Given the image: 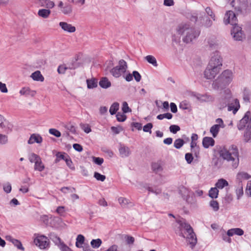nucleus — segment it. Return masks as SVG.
Wrapping results in <instances>:
<instances>
[{
  "label": "nucleus",
  "instance_id": "nucleus-10",
  "mask_svg": "<svg viewBox=\"0 0 251 251\" xmlns=\"http://www.w3.org/2000/svg\"><path fill=\"white\" fill-rule=\"evenodd\" d=\"M237 21L235 14L233 11H228L226 13L224 20L226 25L229 24L234 26L237 25Z\"/></svg>",
  "mask_w": 251,
  "mask_h": 251
},
{
  "label": "nucleus",
  "instance_id": "nucleus-25",
  "mask_svg": "<svg viewBox=\"0 0 251 251\" xmlns=\"http://www.w3.org/2000/svg\"><path fill=\"white\" fill-rule=\"evenodd\" d=\"M50 13L51 11L48 8L39 9L38 12V16L45 19L48 18Z\"/></svg>",
  "mask_w": 251,
  "mask_h": 251
},
{
  "label": "nucleus",
  "instance_id": "nucleus-37",
  "mask_svg": "<svg viewBox=\"0 0 251 251\" xmlns=\"http://www.w3.org/2000/svg\"><path fill=\"white\" fill-rule=\"evenodd\" d=\"M251 94V92L248 89H245L244 90L243 98L244 102L246 103L250 102Z\"/></svg>",
  "mask_w": 251,
  "mask_h": 251
},
{
  "label": "nucleus",
  "instance_id": "nucleus-58",
  "mask_svg": "<svg viewBox=\"0 0 251 251\" xmlns=\"http://www.w3.org/2000/svg\"><path fill=\"white\" fill-rule=\"evenodd\" d=\"M122 110L124 113H126L131 111V110L128 106L127 103L126 101H124L123 103Z\"/></svg>",
  "mask_w": 251,
  "mask_h": 251
},
{
  "label": "nucleus",
  "instance_id": "nucleus-11",
  "mask_svg": "<svg viewBox=\"0 0 251 251\" xmlns=\"http://www.w3.org/2000/svg\"><path fill=\"white\" fill-rule=\"evenodd\" d=\"M35 244L41 249H46L49 246V242L47 238L45 236L37 237L34 240Z\"/></svg>",
  "mask_w": 251,
  "mask_h": 251
},
{
  "label": "nucleus",
  "instance_id": "nucleus-3",
  "mask_svg": "<svg viewBox=\"0 0 251 251\" xmlns=\"http://www.w3.org/2000/svg\"><path fill=\"white\" fill-rule=\"evenodd\" d=\"M246 127L244 133V140L248 142L251 139V111H247L244 117L238 124L237 128L239 130H243Z\"/></svg>",
  "mask_w": 251,
  "mask_h": 251
},
{
  "label": "nucleus",
  "instance_id": "nucleus-57",
  "mask_svg": "<svg viewBox=\"0 0 251 251\" xmlns=\"http://www.w3.org/2000/svg\"><path fill=\"white\" fill-rule=\"evenodd\" d=\"M65 162L66 163V164L72 170H75V167L73 165V162L71 160V159H70V158L67 156V158L66 159H65Z\"/></svg>",
  "mask_w": 251,
  "mask_h": 251
},
{
  "label": "nucleus",
  "instance_id": "nucleus-26",
  "mask_svg": "<svg viewBox=\"0 0 251 251\" xmlns=\"http://www.w3.org/2000/svg\"><path fill=\"white\" fill-rule=\"evenodd\" d=\"M228 185V182L223 178H221L218 180L217 182L216 183L215 186L217 189H222L224 188L225 186H227Z\"/></svg>",
  "mask_w": 251,
  "mask_h": 251
},
{
  "label": "nucleus",
  "instance_id": "nucleus-61",
  "mask_svg": "<svg viewBox=\"0 0 251 251\" xmlns=\"http://www.w3.org/2000/svg\"><path fill=\"white\" fill-rule=\"evenodd\" d=\"M147 190L150 192L158 195L161 193V190L160 189H153L151 187H148Z\"/></svg>",
  "mask_w": 251,
  "mask_h": 251
},
{
  "label": "nucleus",
  "instance_id": "nucleus-42",
  "mask_svg": "<svg viewBox=\"0 0 251 251\" xmlns=\"http://www.w3.org/2000/svg\"><path fill=\"white\" fill-rule=\"evenodd\" d=\"M210 206L213 208V210L217 211L219 209V203L216 201L212 200L209 203Z\"/></svg>",
  "mask_w": 251,
  "mask_h": 251
},
{
  "label": "nucleus",
  "instance_id": "nucleus-1",
  "mask_svg": "<svg viewBox=\"0 0 251 251\" xmlns=\"http://www.w3.org/2000/svg\"><path fill=\"white\" fill-rule=\"evenodd\" d=\"M219 154L224 160L226 161L233 168H237L239 163V151L235 145H232L229 148H223L219 151Z\"/></svg>",
  "mask_w": 251,
  "mask_h": 251
},
{
  "label": "nucleus",
  "instance_id": "nucleus-16",
  "mask_svg": "<svg viewBox=\"0 0 251 251\" xmlns=\"http://www.w3.org/2000/svg\"><path fill=\"white\" fill-rule=\"evenodd\" d=\"M151 170L156 174H159L163 170V164L161 161L152 162L151 164Z\"/></svg>",
  "mask_w": 251,
  "mask_h": 251
},
{
  "label": "nucleus",
  "instance_id": "nucleus-49",
  "mask_svg": "<svg viewBox=\"0 0 251 251\" xmlns=\"http://www.w3.org/2000/svg\"><path fill=\"white\" fill-rule=\"evenodd\" d=\"M80 126L82 129L87 133H88L91 131V129L90 126L87 124H80Z\"/></svg>",
  "mask_w": 251,
  "mask_h": 251
},
{
  "label": "nucleus",
  "instance_id": "nucleus-43",
  "mask_svg": "<svg viewBox=\"0 0 251 251\" xmlns=\"http://www.w3.org/2000/svg\"><path fill=\"white\" fill-rule=\"evenodd\" d=\"M118 201L122 207H126L129 203L128 200L123 197L119 198L118 199Z\"/></svg>",
  "mask_w": 251,
  "mask_h": 251
},
{
  "label": "nucleus",
  "instance_id": "nucleus-47",
  "mask_svg": "<svg viewBox=\"0 0 251 251\" xmlns=\"http://www.w3.org/2000/svg\"><path fill=\"white\" fill-rule=\"evenodd\" d=\"M3 189L5 193H9L11 191V184L9 182L3 184Z\"/></svg>",
  "mask_w": 251,
  "mask_h": 251
},
{
  "label": "nucleus",
  "instance_id": "nucleus-8",
  "mask_svg": "<svg viewBox=\"0 0 251 251\" xmlns=\"http://www.w3.org/2000/svg\"><path fill=\"white\" fill-rule=\"evenodd\" d=\"M208 65H211L212 67H217V68L221 69L222 58L218 51L213 52Z\"/></svg>",
  "mask_w": 251,
  "mask_h": 251
},
{
  "label": "nucleus",
  "instance_id": "nucleus-32",
  "mask_svg": "<svg viewBox=\"0 0 251 251\" xmlns=\"http://www.w3.org/2000/svg\"><path fill=\"white\" fill-rule=\"evenodd\" d=\"M87 84L89 89H93L97 86L98 81L96 79H87Z\"/></svg>",
  "mask_w": 251,
  "mask_h": 251
},
{
  "label": "nucleus",
  "instance_id": "nucleus-17",
  "mask_svg": "<svg viewBox=\"0 0 251 251\" xmlns=\"http://www.w3.org/2000/svg\"><path fill=\"white\" fill-rule=\"evenodd\" d=\"M119 151L120 155L122 157H126L131 153L129 148L128 147L122 145H120L119 148Z\"/></svg>",
  "mask_w": 251,
  "mask_h": 251
},
{
  "label": "nucleus",
  "instance_id": "nucleus-44",
  "mask_svg": "<svg viewBox=\"0 0 251 251\" xmlns=\"http://www.w3.org/2000/svg\"><path fill=\"white\" fill-rule=\"evenodd\" d=\"M94 177L97 180L101 181H104L105 179V176L104 175H101L98 172H95Z\"/></svg>",
  "mask_w": 251,
  "mask_h": 251
},
{
  "label": "nucleus",
  "instance_id": "nucleus-59",
  "mask_svg": "<svg viewBox=\"0 0 251 251\" xmlns=\"http://www.w3.org/2000/svg\"><path fill=\"white\" fill-rule=\"evenodd\" d=\"M185 158L187 161V162L189 164H190L193 160V157L192 156V154L191 153H187L185 154Z\"/></svg>",
  "mask_w": 251,
  "mask_h": 251
},
{
  "label": "nucleus",
  "instance_id": "nucleus-6",
  "mask_svg": "<svg viewBox=\"0 0 251 251\" xmlns=\"http://www.w3.org/2000/svg\"><path fill=\"white\" fill-rule=\"evenodd\" d=\"M127 68L126 62L123 59L119 61L118 65L110 70L111 74L115 77L118 78L124 74Z\"/></svg>",
  "mask_w": 251,
  "mask_h": 251
},
{
  "label": "nucleus",
  "instance_id": "nucleus-55",
  "mask_svg": "<svg viewBox=\"0 0 251 251\" xmlns=\"http://www.w3.org/2000/svg\"><path fill=\"white\" fill-rule=\"evenodd\" d=\"M65 153H62L61 152H58L57 153L56 156V162H58L59 161L60 159H63L65 160V159L67 158L68 155H65Z\"/></svg>",
  "mask_w": 251,
  "mask_h": 251
},
{
  "label": "nucleus",
  "instance_id": "nucleus-29",
  "mask_svg": "<svg viewBox=\"0 0 251 251\" xmlns=\"http://www.w3.org/2000/svg\"><path fill=\"white\" fill-rule=\"evenodd\" d=\"M221 128V127L216 125H214L211 127L210 129V132L212 134L214 138H215L217 136Z\"/></svg>",
  "mask_w": 251,
  "mask_h": 251
},
{
  "label": "nucleus",
  "instance_id": "nucleus-24",
  "mask_svg": "<svg viewBox=\"0 0 251 251\" xmlns=\"http://www.w3.org/2000/svg\"><path fill=\"white\" fill-rule=\"evenodd\" d=\"M100 86L102 88L106 89L111 86V82L106 77H102L100 82Z\"/></svg>",
  "mask_w": 251,
  "mask_h": 251
},
{
  "label": "nucleus",
  "instance_id": "nucleus-46",
  "mask_svg": "<svg viewBox=\"0 0 251 251\" xmlns=\"http://www.w3.org/2000/svg\"><path fill=\"white\" fill-rule=\"evenodd\" d=\"M179 107L183 110L189 109L190 108L189 103L186 101H183L179 104Z\"/></svg>",
  "mask_w": 251,
  "mask_h": 251
},
{
  "label": "nucleus",
  "instance_id": "nucleus-27",
  "mask_svg": "<svg viewBox=\"0 0 251 251\" xmlns=\"http://www.w3.org/2000/svg\"><path fill=\"white\" fill-rule=\"evenodd\" d=\"M31 77L33 80L36 81H43L44 80V77L39 71H36L33 73L31 75Z\"/></svg>",
  "mask_w": 251,
  "mask_h": 251
},
{
  "label": "nucleus",
  "instance_id": "nucleus-23",
  "mask_svg": "<svg viewBox=\"0 0 251 251\" xmlns=\"http://www.w3.org/2000/svg\"><path fill=\"white\" fill-rule=\"evenodd\" d=\"M20 94L25 97H33L36 94V92L30 90L28 87H24L20 91Z\"/></svg>",
  "mask_w": 251,
  "mask_h": 251
},
{
  "label": "nucleus",
  "instance_id": "nucleus-34",
  "mask_svg": "<svg viewBox=\"0 0 251 251\" xmlns=\"http://www.w3.org/2000/svg\"><path fill=\"white\" fill-rule=\"evenodd\" d=\"M61 12L65 15L70 14L72 12V6L69 4H65L61 9Z\"/></svg>",
  "mask_w": 251,
  "mask_h": 251
},
{
  "label": "nucleus",
  "instance_id": "nucleus-30",
  "mask_svg": "<svg viewBox=\"0 0 251 251\" xmlns=\"http://www.w3.org/2000/svg\"><path fill=\"white\" fill-rule=\"evenodd\" d=\"M45 169V166L43 164L41 158L38 159V160L35 162L34 165V170L36 171H38L39 172H42Z\"/></svg>",
  "mask_w": 251,
  "mask_h": 251
},
{
  "label": "nucleus",
  "instance_id": "nucleus-22",
  "mask_svg": "<svg viewBox=\"0 0 251 251\" xmlns=\"http://www.w3.org/2000/svg\"><path fill=\"white\" fill-rule=\"evenodd\" d=\"M38 1L41 6L48 9H51L55 6L54 2L50 0H38Z\"/></svg>",
  "mask_w": 251,
  "mask_h": 251
},
{
  "label": "nucleus",
  "instance_id": "nucleus-39",
  "mask_svg": "<svg viewBox=\"0 0 251 251\" xmlns=\"http://www.w3.org/2000/svg\"><path fill=\"white\" fill-rule=\"evenodd\" d=\"M251 177V176L246 172H240L237 174V178L239 179H249Z\"/></svg>",
  "mask_w": 251,
  "mask_h": 251
},
{
  "label": "nucleus",
  "instance_id": "nucleus-9",
  "mask_svg": "<svg viewBox=\"0 0 251 251\" xmlns=\"http://www.w3.org/2000/svg\"><path fill=\"white\" fill-rule=\"evenodd\" d=\"M221 70L217 68V67H212L211 65H207L204 72V77L209 79L214 78Z\"/></svg>",
  "mask_w": 251,
  "mask_h": 251
},
{
  "label": "nucleus",
  "instance_id": "nucleus-13",
  "mask_svg": "<svg viewBox=\"0 0 251 251\" xmlns=\"http://www.w3.org/2000/svg\"><path fill=\"white\" fill-rule=\"evenodd\" d=\"M231 34L233 35L234 39L237 41L242 40L244 36L241 27L237 25L233 26L231 30Z\"/></svg>",
  "mask_w": 251,
  "mask_h": 251
},
{
  "label": "nucleus",
  "instance_id": "nucleus-21",
  "mask_svg": "<svg viewBox=\"0 0 251 251\" xmlns=\"http://www.w3.org/2000/svg\"><path fill=\"white\" fill-rule=\"evenodd\" d=\"M244 230L240 228H233L227 230V235L228 236H232L234 235L241 236L244 234Z\"/></svg>",
  "mask_w": 251,
  "mask_h": 251
},
{
  "label": "nucleus",
  "instance_id": "nucleus-56",
  "mask_svg": "<svg viewBox=\"0 0 251 251\" xmlns=\"http://www.w3.org/2000/svg\"><path fill=\"white\" fill-rule=\"evenodd\" d=\"M205 12L208 15H209L211 18L213 19V21L215 20V16L214 14L213 13L211 8L209 7H207L205 9Z\"/></svg>",
  "mask_w": 251,
  "mask_h": 251
},
{
  "label": "nucleus",
  "instance_id": "nucleus-63",
  "mask_svg": "<svg viewBox=\"0 0 251 251\" xmlns=\"http://www.w3.org/2000/svg\"><path fill=\"white\" fill-rule=\"evenodd\" d=\"M236 195L237 196V199H239L240 198L243 194V190L242 186H239V187L236 190Z\"/></svg>",
  "mask_w": 251,
  "mask_h": 251
},
{
  "label": "nucleus",
  "instance_id": "nucleus-41",
  "mask_svg": "<svg viewBox=\"0 0 251 251\" xmlns=\"http://www.w3.org/2000/svg\"><path fill=\"white\" fill-rule=\"evenodd\" d=\"M65 127L72 133H75L76 132L75 127L73 124L71 123H69L66 125Z\"/></svg>",
  "mask_w": 251,
  "mask_h": 251
},
{
  "label": "nucleus",
  "instance_id": "nucleus-60",
  "mask_svg": "<svg viewBox=\"0 0 251 251\" xmlns=\"http://www.w3.org/2000/svg\"><path fill=\"white\" fill-rule=\"evenodd\" d=\"M56 211L60 216H63L65 212V207L63 206H58L57 208Z\"/></svg>",
  "mask_w": 251,
  "mask_h": 251
},
{
  "label": "nucleus",
  "instance_id": "nucleus-48",
  "mask_svg": "<svg viewBox=\"0 0 251 251\" xmlns=\"http://www.w3.org/2000/svg\"><path fill=\"white\" fill-rule=\"evenodd\" d=\"M38 159H40V157L35 153H32L29 157V160L31 163L34 162L35 163L38 160Z\"/></svg>",
  "mask_w": 251,
  "mask_h": 251
},
{
  "label": "nucleus",
  "instance_id": "nucleus-36",
  "mask_svg": "<svg viewBox=\"0 0 251 251\" xmlns=\"http://www.w3.org/2000/svg\"><path fill=\"white\" fill-rule=\"evenodd\" d=\"M219 190L217 188H211L209 191V196L212 199L217 198L218 197Z\"/></svg>",
  "mask_w": 251,
  "mask_h": 251
},
{
  "label": "nucleus",
  "instance_id": "nucleus-50",
  "mask_svg": "<svg viewBox=\"0 0 251 251\" xmlns=\"http://www.w3.org/2000/svg\"><path fill=\"white\" fill-rule=\"evenodd\" d=\"M153 127V125L151 123H148L143 127V131L146 132L151 133V128Z\"/></svg>",
  "mask_w": 251,
  "mask_h": 251
},
{
  "label": "nucleus",
  "instance_id": "nucleus-54",
  "mask_svg": "<svg viewBox=\"0 0 251 251\" xmlns=\"http://www.w3.org/2000/svg\"><path fill=\"white\" fill-rule=\"evenodd\" d=\"M133 77L137 82H139L141 79V75L138 72L134 71L132 73Z\"/></svg>",
  "mask_w": 251,
  "mask_h": 251
},
{
  "label": "nucleus",
  "instance_id": "nucleus-4",
  "mask_svg": "<svg viewBox=\"0 0 251 251\" xmlns=\"http://www.w3.org/2000/svg\"><path fill=\"white\" fill-rule=\"evenodd\" d=\"M233 78V74L231 71L229 70H225L214 81L213 86L216 89H223L229 85Z\"/></svg>",
  "mask_w": 251,
  "mask_h": 251
},
{
  "label": "nucleus",
  "instance_id": "nucleus-45",
  "mask_svg": "<svg viewBox=\"0 0 251 251\" xmlns=\"http://www.w3.org/2000/svg\"><path fill=\"white\" fill-rule=\"evenodd\" d=\"M13 244L16 246L18 249L21 250L23 251H24L25 249L23 247V245L21 242L18 240L15 239L13 240Z\"/></svg>",
  "mask_w": 251,
  "mask_h": 251
},
{
  "label": "nucleus",
  "instance_id": "nucleus-14",
  "mask_svg": "<svg viewBox=\"0 0 251 251\" xmlns=\"http://www.w3.org/2000/svg\"><path fill=\"white\" fill-rule=\"evenodd\" d=\"M240 108V104L237 99H233L231 102L227 105V110L228 111H232L234 114H236Z\"/></svg>",
  "mask_w": 251,
  "mask_h": 251
},
{
  "label": "nucleus",
  "instance_id": "nucleus-31",
  "mask_svg": "<svg viewBox=\"0 0 251 251\" xmlns=\"http://www.w3.org/2000/svg\"><path fill=\"white\" fill-rule=\"evenodd\" d=\"M84 237L82 235L79 234L77 235L75 242L76 247L77 248H81L82 245L84 243Z\"/></svg>",
  "mask_w": 251,
  "mask_h": 251
},
{
  "label": "nucleus",
  "instance_id": "nucleus-51",
  "mask_svg": "<svg viewBox=\"0 0 251 251\" xmlns=\"http://www.w3.org/2000/svg\"><path fill=\"white\" fill-rule=\"evenodd\" d=\"M169 129L170 131L174 134H176L177 131L180 130V127L177 125H171Z\"/></svg>",
  "mask_w": 251,
  "mask_h": 251
},
{
  "label": "nucleus",
  "instance_id": "nucleus-2",
  "mask_svg": "<svg viewBox=\"0 0 251 251\" xmlns=\"http://www.w3.org/2000/svg\"><path fill=\"white\" fill-rule=\"evenodd\" d=\"M178 34L182 36V41L185 43L192 42L198 37L200 31L196 29L189 23H181L177 28Z\"/></svg>",
  "mask_w": 251,
  "mask_h": 251
},
{
  "label": "nucleus",
  "instance_id": "nucleus-35",
  "mask_svg": "<svg viewBox=\"0 0 251 251\" xmlns=\"http://www.w3.org/2000/svg\"><path fill=\"white\" fill-rule=\"evenodd\" d=\"M119 108V104L118 102L113 103L110 106L109 112L111 115H114Z\"/></svg>",
  "mask_w": 251,
  "mask_h": 251
},
{
  "label": "nucleus",
  "instance_id": "nucleus-53",
  "mask_svg": "<svg viewBox=\"0 0 251 251\" xmlns=\"http://www.w3.org/2000/svg\"><path fill=\"white\" fill-rule=\"evenodd\" d=\"M49 133L52 135H53L56 137H59L61 136V133L60 132V131L54 128L50 129Z\"/></svg>",
  "mask_w": 251,
  "mask_h": 251
},
{
  "label": "nucleus",
  "instance_id": "nucleus-28",
  "mask_svg": "<svg viewBox=\"0 0 251 251\" xmlns=\"http://www.w3.org/2000/svg\"><path fill=\"white\" fill-rule=\"evenodd\" d=\"M192 96L201 102L208 101L209 99V96L207 95L193 94Z\"/></svg>",
  "mask_w": 251,
  "mask_h": 251
},
{
  "label": "nucleus",
  "instance_id": "nucleus-15",
  "mask_svg": "<svg viewBox=\"0 0 251 251\" xmlns=\"http://www.w3.org/2000/svg\"><path fill=\"white\" fill-rule=\"evenodd\" d=\"M12 128V125L3 117H1V129L5 133H9Z\"/></svg>",
  "mask_w": 251,
  "mask_h": 251
},
{
  "label": "nucleus",
  "instance_id": "nucleus-19",
  "mask_svg": "<svg viewBox=\"0 0 251 251\" xmlns=\"http://www.w3.org/2000/svg\"><path fill=\"white\" fill-rule=\"evenodd\" d=\"M42 141L43 138L39 134H32L28 141V143L29 144H32L34 143H41Z\"/></svg>",
  "mask_w": 251,
  "mask_h": 251
},
{
  "label": "nucleus",
  "instance_id": "nucleus-33",
  "mask_svg": "<svg viewBox=\"0 0 251 251\" xmlns=\"http://www.w3.org/2000/svg\"><path fill=\"white\" fill-rule=\"evenodd\" d=\"M146 60L150 64L155 67H157L158 64L155 58L151 55H147L145 57Z\"/></svg>",
  "mask_w": 251,
  "mask_h": 251
},
{
  "label": "nucleus",
  "instance_id": "nucleus-52",
  "mask_svg": "<svg viewBox=\"0 0 251 251\" xmlns=\"http://www.w3.org/2000/svg\"><path fill=\"white\" fill-rule=\"evenodd\" d=\"M117 120L119 122H124L126 119V116L124 113L118 112L116 115Z\"/></svg>",
  "mask_w": 251,
  "mask_h": 251
},
{
  "label": "nucleus",
  "instance_id": "nucleus-38",
  "mask_svg": "<svg viewBox=\"0 0 251 251\" xmlns=\"http://www.w3.org/2000/svg\"><path fill=\"white\" fill-rule=\"evenodd\" d=\"M102 243V241L100 239H93L91 241V245L93 248H99Z\"/></svg>",
  "mask_w": 251,
  "mask_h": 251
},
{
  "label": "nucleus",
  "instance_id": "nucleus-12",
  "mask_svg": "<svg viewBox=\"0 0 251 251\" xmlns=\"http://www.w3.org/2000/svg\"><path fill=\"white\" fill-rule=\"evenodd\" d=\"M225 92L226 93V95L224 97L222 98L220 100V109H223L226 106H227L233 99L231 98V94L228 90H226Z\"/></svg>",
  "mask_w": 251,
  "mask_h": 251
},
{
  "label": "nucleus",
  "instance_id": "nucleus-20",
  "mask_svg": "<svg viewBox=\"0 0 251 251\" xmlns=\"http://www.w3.org/2000/svg\"><path fill=\"white\" fill-rule=\"evenodd\" d=\"M214 144L215 141L212 137H204L202 139V145L205 149H207L210 146H213Z\"/></svg>",
  "mask_w": 251,
  "mask_h": 251
},
{
  "label": "nucleus",
  "instance_id": "nucleus-64",
  "mask_svg": "<svg viewBox=\"0 0 251 251\" xmlns=\"http://www.w3.org/2000/svg\"><path fill=\"white\" fill-rule=\"evenodd\" d=\"M60 249L61 251H72L71 249L63 243L60 244Z\"/></svg>",
  "mask_w": 251,
  "mask_h": 251
},
{
  "label": "nucleus",
  "instance_id": "nucleus-40",
  "mask_svg": "<svg viewBox=\"0 0 251 251\" xmlns=\"http://www.w3.org/2000/svg\"><path fill=\"white\" fill-rule=\"evenodd\" d=\"M184 144V141L182 139H177L174 142V146L177 149L181 148Z\"/></svg>",
  "mask_w": 251,
  "mask_h": 251
},
{
  "label": "nucleus",
  "instance_id": "nucleus-18",
  "mask_svg": "<svg viewBox=\"0 0 251 251\" xmlns=\"http://www.w3.org/2000/svg\"><path fill=\"white\" fill-rule=\"evenodd\" d=\"M59 25L65 31L69 32H74L75 31V27L71 24L66 22H61L59 23Z\"/></svg>",
  "mask_w": 251,
  "mask_h": 251
},
{
  "label": "nucleus",
  "instance_id": "nucleus-7",
  "mask_svg": "<svg viewBox=\"0 0 251 251\" xmlns=\"http://www.w3.org/2000/svg\"><path fill=\"white\" fill-rule=\"evenodd\" d=\"M179 193L187 203L192 204L194 202L193 198L191 196L193 195V192L189 188L181 186L179 189Z\"/></svg>",
  "mask_w": 251,
  "mask_h": 251
},
{
  "label": "nucleus",
  "instance_id": "nucleus-62",
  "mask_svg": "<svg viewBox=\"0 0 251 251\" xmlns=\"http://www.w3.org/2000/svg\"><path fill=\"white\" fill-rule=\"evenodd\" d=\"M93 161L97 164L100 165L103 162V159L102 158L93 157Z\"/></svg>",
  "mask_w": 251,
  "mask_h": 251
},
{
  "label": "nucleus",
  "instance_id": "nucleus-5",
  "mask_svg": "<svg viewBox=\"0 0 251 251\" xmlns=\"http://www.w3.org/2000/svg\"><path fill=\"white\" fill-rule=\"evenodd\" d=\"M179 224L180 229L185 230L186 233H187V238L188 243L193 249L197 243V239L193 230L190 225L185 222L184 220H180L178 222Z\"/></svg>",
  "mask_w": 251,
  "mask_h": 251
}]
</instances>
